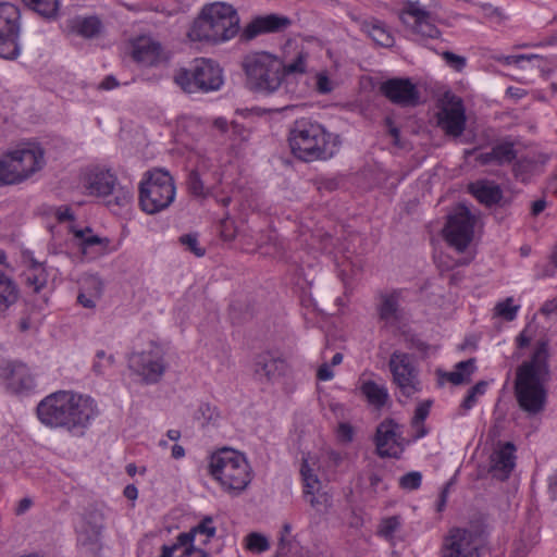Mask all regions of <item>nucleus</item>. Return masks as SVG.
<instances>
[{
    "label": "nucleus",
    "instance_id": "nucleus-1",
    "mask_svg": "<svg viewBox=\"0 0 557 557\" xmlns=\"http://www.w3.org/2000/svg\"><path fill=\"white\" fill-rule=\"evenodd\" d=\"M38 420L52 429H64L74 435H83L98 416L94 398L73 391H58L39 401Z\"/></svg>",
    "mask_w": 557,
    "mask_h": 557
},
{
    "label": "nucleus",
    "instance_id": "nucleus-2",
    "mask_svg": "<svg viewBox=\"0 0 557 557\" xmlns=\"http://www.w3.org/2000/svg\"><path fill=\"white\" fill-rule=\"evenodd\" d=\"M547 341H537L529 357L518 366L515 379V395L519 407L529 416L545 409L547 403L546 384L552 379Z\"/></svg>",
    "mask_w": 557,
    "mask_h": 557
},
{
    "label": "nucleus",
    "instance_id": "nucleus-3",
    "mask_svg": "<svg viewBox=\"0 0 557 557\" xmlns=\"http://www.w3.org/2000/svg\"><path fill=\"white\" fill-rule=\"evenodd\" d=\"M239 22L237 10L232 4L226 2L208 3L202 7L188 36L193 40L212 44L225 42L238 34Z\"/></svg>",
    "mask_w": 557,
    "mask_h": 557
},
{
    "label": "nucleus",
    "instance_id": "nucleus-4",
    "mask_svg": "<svg viewBox=\"0 0 557 557\" xmlns=\"http://www.w3.org/2000/svg\"><path fill=\"white\" fill-rule=\"evenodd\" d=\"M242 70L245 86L256 95L276 94L285 79L281 58L268 51L247 53L242 60Z\"/></svg>",
    "mask_w": 557,
    "mask_h": 557
},
{
    "label": "nucleus",
    "instance_id": "nucleus-5",
    "mask_svg": "<svg viewBox=\"0 0 557 557\" xmlns=\"http://www.w3.org/2000/svg\"><path fill=\"white\" fill-rule=\"evenodd\" d=\"M293 154L305 161L327 160L336 152L332 135L318 122L297 120L288 137Z\"/></svg>",
    "mask_w": 557,
    "mask_h": 557
},
{
    "label": "nucleus",
    "instance_id": "nucleus-6",
    "mask_svg": "<svg viewBox=\"0 0 557 557\" xmlns=\"http://www.w3.org/2000/svg\"><path fill=\"white\" fill-rule=\"evenodd\" d=\"M209 473L231 495L242 494L252 480V470L244 454L223 448L212 454Z\"/></svg>",
    "mask_w": 557,
    "mask_h": 557
},
{
    "label": "nucleus",
    "instance_id": "nucleus-7",
    "mask_svg": "<svg viewBox=\"0 0 557 557\" xmlns=\"http://www.w3.org/2000/svg\"><path fill=\"white\" fill-rule=\"evenodd\" d=\"M176 187L171 174L162 169L147 171L139 184V206L148 214L168 209L175 199Z\"/></svg>",
    "mask_w": 557,
    "mask_h": 557
},
{
    "label": "nucleus",
    "instance_id": "nucleus-8",
    "mask_svg": "<svg viewBox=\"0 0 557 557\" xmlns=\"http://www.w3.org/2000/svg\"><path fill=\"white\" fill-rule=\"evenodd\" d=\"M45 164V153L39 146L20 147L0 158V184H20Z\"/></svg>",
    "mask_w": 557,
    "mask_h": 557
},
{
    "label": "nucleus",
    "instance_id": "nucleus-9",
    "mask_svg": "<svg viewBox=\"0 0 557 557\" xmlns=\"http://www.w3.org/2000/svg\"><path fill=\"white\" fill-rule=\"evenodd\" d=\"M174 82L186 92H210L223 85L220 65L210 59H196L188 69H180Z\"/></svg>",
    "mask_w": 557,
    "mask_h": 557
},
{
    "label": "nucleus",
    "instance_id": "nucleus-10",
    "mask_svg": "<svg viewBox=\"0 0 557 557\" xmlns=\"http://www.w3.org/2000/svg\"><path fill=\"white\" fill-rule=\"evenodd\" d=\"M21 12L10 2H0V58L14 60L21 53Z\"/></svg>",
    "mask_w": 557,
    "mask_h": 557
},
{
    "label": "nucleus",
    "instance_id": "nucleus-11",
    "mask_svg": "<svg viewBox=\"0 0 557 557\" xmlns=\"http://www.w3.org/2000/svg\"><path fill=\"white\" fill-rule=\"evenodd\" d=\"M104 515L95 507L87 508L75 525L77 545L86 553L97 555L102 548Z\"/></svg>",
    "mask_w": 557,
    "mask_h": 557
},
{
    "label": "nucleus",
    "instance_id": "nucleus-12",
    "mask_svg": "<svg viewBox=\"0 0 557 557\" xmlns=\"http://www.w3.org/2000/svg\"><path fill=\"white\" fill-rule=\"evenodd\" d=\"M474 225V215L466 206L459 205L454 212L448 215L444 228L445 239L457 251L463 252L472 242Z\"/></svg>",
    "mask_w": 557,
    "mask_h": 557
},
{
    "label": "nucleus",
    "instance_id": "nucleus-13",
    "mask_svg": "<svg viewBox=\"0 0 557 557\" xmlns=\"http://www.w3.org/2000/svg\"><path fill=\"white\" fill-rule=\"evenodd\" d=\"M388 366L393 382L404 396L411 397L421 391L419 370L411 355L396 350L391 355Z\"/></svg>",
    "mask_w": 557,
    "mask_h": 557
},
{
    "label": "nucleus",
    "instance_id": "nucleus-14",
    "mask_svg": "<svg viewBox=\"0 0 557 557\" xmlns=\"http://www.w3.org/2000/svg\"><path fill=\"white\" fill-rule=\"evenodd\" d=\"M128 368L140 376L146 384H154L164 374L166 366L159 349H149L133 352L128 357Z\"/></svg>",
    "mask_w": 557,
    "mask_h": 557
},
{
    "label": "nucleus",
    "instance_id": "nucleus-15",
    "mask_svg": "<svg viewBox=\"0 0 557 557\" xmlns=\"http://www.w3.org/2000/svg\"><path fill=\"white\" fill-rule=\"evenodd\" d=\"M438 126L446 135L459 137L466 127V112L461 98L445 94L437 113Z\"/></svg>",
    "mask_w": 557,
    "mask_h": 557
},
{
    "label": "nucleus",
    "instance_id": "nucleus-16",
    "mask_svg": "<svg viewBox=\"0 0 557 557\" xmlns=\"http://www.w3.org/2000/svg\"><path fill=\"white\" fill-rule=\"evenodd\" d=\"M443 557H481L478 536L467 529L454 528L445 536Z\"/></svg>",
    "mask_w": 557,
    "mask_h": 557
},
{
    "label": "nucleus",
    "instance_id": "nucleus-17",
    "mask_svg": "<svg viewBox=\"0 0 557 557\" xmlns=\"http://www.w3.org/2000/svg\"><path fill=\"white\" fill-rule=\"evenodd\" d=\"M403 426L394 419L383 420L376 428L375 446L376 453L382 458L398 459L404 451L400 444Z\"/></svg>",
    "mask_w": 557,
    "mask_h": 557
},
{
    "label": "nucleus",
    "instance_id": "nucleus-18",
    "mask_svg": "<svg viewBox=\"0 0 557 557\" xmlns=\"http://www.w3.org/2000/svg\"><path fill=\"white\" fill-rule=\"evenodd\" d=\"M300 474L302 479L304 497L317 511L326 509L331 505V497L323 491L322 482L309 467L306 459L301 463Z\"/></svg>",
    "mask_w": 557,
    "mask_h": 557
},
{
    "label": "nucleus",
    "instance_id": "nucleus-19",
    "mask_svg": "<svg viewBox=\"0 0 557 557\" xmlns=\"http://www.w3.org/2000/svg\"><path fill=\"white\" fill-rule=\"evenodd\" d=\"M381 92L393 103L408 107L419 103V90L409 78H391L382 83Z\"/></svg>",
    "mask_w": 557,
    "mask_h": 557
},
{
    "label": "nucleus",
    "instance_id": "nucleus-20",
    "mask_svg": "<svg viewBox=\"0 0 557 557\" xmlns=\"http://www.w3.org/2000/svg\"><path fill=\"white\" fill-rule=\"evenodd\" d=\"M285 359L272 351H262L253 360V375L261 382H273L286 372Z\"/></svg>",
    "mask_w": 557,
    "mask_h": 557
},
{
    "label": "nucleus",
    "instance_id": "nucleus-21",
    "mask_svg": "<svg viewBox=\"0 0 557 557\" xmlns=\"http://www.w3.org/2000/svg\"><path fill=\"white\" fill-rule=\"evenodd\" d=\"M5 377L7 389L16 396H28L36 389V380L30 369L20 362H13L8 367Z\"/></svg>",
    "mask_w": 557,
    "mask_h": 557
},
{
    "label": "nucleus",
    "instance_id": "nucleus-22",
    "mask_svg": "<svg viewBox=\"0 0 557 557\" xmlns=\"http://www.w3.org/2000/svg\"><path fill=\"white\" fill-rule=\"evenodd\" d=\"M292 25L289 17L278 14H268L253 18L243 30L242 36L251 40L261 34L277 33Z\"/></svg>",
    "mask_w": 557,
    "mask_h": 557
},
{
    "label": "nucleus",
    "instance_id": "nucleus-23",
    "mask_svg": "<svg viewBox=\"0 0 557 557\" xmlns=\"http://www.w3.org/2000/svg\"><path fill=\"white\" fill-rule=\"evenodd\" d=\"M310 52L304 45L288 44L281 58L283 74L288 76L304 75L308 71Z\"/></svg>",
    "mask_w": 557,
    "mask_h": 557
},
{
    "label": "nucleus",
    "instance_id": "nucleus-24",
    "mask_svg": "<svg viewBox=\"0 0 557 557\" xmlns=\"http://www.w3.org/2000/svg\"><path fill=\"white\" fill-rule=\"evenodd\" d=\"M518 156L513 141L503 139L492 146L490 151L480 152L475 157V161L481 165H498L504 166L512 163Z\"/></svg>",
    "mask_w": 557,
    "mask_h": 557
},
{
    "label": "nucleus",
    "instance_id": "nucleus-25",
    "mask_svg": "<svg viewBox=\"0 0 557 557\" xmlns=\"http://www.w3.org/2000/svg\"><path fill=\"white\" fill-rule=\"evenodd\" d=\"M515 450V445L507 442L499 449L493 453L490 468V472L493 478L500 481H505L509 478L516 466Z\"/></svg>",
    "mask_w": 557,
    "mask_h": 557
},
{
    "label": "nucleus",
    "instance_id": "nucleus-26",
    "mask_svg": "<svg viewBox=\"0 0 557 557\" xmlns=\"http://www.w3.org/2000/svg\"><path fill=\"white\" fill-rule=\"evenodd\" d=\"M71 232L84 256L101 255L109 245L108 238L95 235L90 227L77 228L76 226H72Z\"/></svg>",
    "mask_w": 557,
    "mask_h": 557
},
{
    "label": "nucleus",
    "instance_id": "nucleus-27",
    "mask_svg": "<svg viewBox=\"0 0 557 557\" xmlns=\"http://www.w3.org/2000/svg\"><path fill=\"white\" fill-rule=\"evenodd\" d=\"M548 160L549 156L546 153H537L524 157L513 164V176L516 180L522 183H528L533 176L543 172V169Z\"/></svg>",
    "mask_w": 557,
    "mask_h": 557
},
{
    "label": "nucleus",
    "instance_id": "nucleus-28",
    "mask_svg": "<svg viewBox=\"0 0 557 557\" xmlns=\"http://www.w3.org/2000/svg\"><path fill=\"white\" fill-rule=\"evenodd\" d=\"M401 290L395 289L391 293L382 294L380 296V304L377 305V313L380 320L386 325H395L401 319L400 308Z\"/></svg>",
    "mask_w": 557,
    "mask_h": 557
},
{
    "label": "nucleus",
    "instance_id": "nucleus-29",
    "mask_svg": "<svg viewBox=\"0 0 557 557\" xmlns=\"http://www.w3.org/2000/svg\"><path fill=\"white\" fill-rule=\"evenodd\" d=\"M116 177L109 171H96L89 174L86 189L89 195L106 197L114 193Z\"/></svg>",
    "mask_w": 557,
    "mask_h": 557
},
{
    "label": "nucleus",
    "instance_id": "nucleus-30",
    "mask_svg": "<svg viewBox=\"0 0 557 557\" xmlns=\"http://www.w3.org/2000/svg\"><path fill=\"white\" fill-rule=\"evenodd\" d=\"M160 55L161 46L150 38H140L133 46V59L144 66L154 65L159 61Z\"/></svg>",
    "mask_w": 557,
    "mask_h": 557
},
{
    "label": "nucleus",
    "instance_id": "nucleus-31",
    "mask_svg": "<svg viewBox=\"0 0 557 557\" xmlns=\"http://www.w3.org/2000/svg\"><path fill=\"white\" fill-rule=\"evenodd\" d=\"M469 191L486 207H492L503 198V190L494 182L487 180L476 181L469 185Z\"/></svg>",
    "mask_w": 557,
    "mask_h": 557
},
{
    "label": "nucleus",
    "instance_id": "nucleus-32",
    "mask_svg": "<svg viewBox=\"0 0 557 557\" xmlns=\"http://www.w3.org/2000/svg\"><path fill=\"white\" fill-rule=\"evenodd\" d=\"M20 289L14 280L0 271V319L8 315L9 310L17 302Z\"/></svg>",
    "mask_w": 557,
    "mask_h": 557
},
{
    "label": "nucleus",
    "instance_id": "nucleus-33",
    "mask_svg": "<svg viewBox=\"0 0 557 557\" xmlns=\"http://www.w3.org/2000/svg\"><path fill=\"white\" fill-rule=\"evenodd\" d=\"M361 30L381 47L388 48L394 45V36L387 25L381 20L372 17L363 21Z\"/></svg>",
    "mask_w": 557,
    "mask_h": 557
},
{
    "label": "nucleus",
    "instance_id": "nucleus-34",
    "mask_svg": "<svg viewBox=\"0 0 557 557\" xmlns=\"http://www.w3.org/2000/svg\"><path fill=\"white\" fill-rule=\"evenodd\" d=\"M476 370L475 359L460 361L455 364L454 370L450 372H440V377L446 380L454 385L469 383L471 375Z\"/></svg>",
    "mask_w": 557,
    "mask_h": 557
},
{
    "label": "nucleus",
    "instance_id": "nucleus-35",
    "mask_svg": "<svg viewBox=\"0 0 557 557\" xmlns=\"http://www.w3.org/2000/svg\"><path fill=\"white\" fill-rule=\"evenodd\" d=\"M360 392L368 403L377 409L384 407L389 398L386 386L384 384H377L371 380L363 381L361 383Z\"/></svg>",
    "mask_w": 557,
    "mask_h": 557
},
{
    "label": "nucleus",
    "instance_id": "nucleus-36",
    "mask_svg": "<svg viewBox=\"0 0 557 557\" xmlns=\"http://www.w3.org/2000/svg\"><path fill=\"white\" fill-rule=\"evenodd\" d=\"M71 29L84 38L97 37L102 29V23L97 16H76L70 21Z\"/></svg>",
    "mask_w": 557,
    "mask_h": 557
},
{
    "label": "nucleus",
    "instance_id": "nucleus-37",
    "mask_svg": "<svg viewBox=\"0 0 557 557\" xmlns=\"http://www.w3.org/2000/svg\"><path fill=\"white\" fill-rule=\"evenodd\" d=\"M195 546L191 545V535L178 534L175 543L163 545L160 557H186L193 554Z\"/></svg>",
    "mask_w": 557,
    "mask_h": 557
},
{
    "label": "nucleus",
    "instance_id": "nucleus-38",
    "mask_svg": "<svg viewBox=\"0 0 557 557\" xmlns=\"http://www.w3.org/2000/svg\"><path fill=\"white\" fill-rule=\"evenodd\" d=\"M24 4L46 20H53L59 14V0H22Z\"/></svg>",
    "mask_w": 557,
    "mask_h": 557
},
{
    "label": "nucleus",
    "instance_id": "nucleus-39",
    "mask_svg": "<svg viewBox=\"0 0 557 557\" xmlns=\"http://www.w3.org/2000/svg\"><path fill=\"white\" fill-rule=\"evenodd\" d=\"M487 386L488 383L486 381H479L468 391L466 397L459 406V413L461 416L466 414L467 411L476 405L478 398L486 393Z\"/></svg>",
    "mask_w": 557,
    "mask_h": 557
},
{
    "label": "nucleus",
    "instance_id": "nucleus-40",
    "mask_svg": "<svg viewBox=\"0 0 557 557\" xmlns=\"http://www.w3.org/2000/svg\"><path fill=\"white\" fill-rule=\"evenodd\" d=\"M88 286L92 289L90 295H86L85 293H79L77 296V301L84 307L88 309H92L96 307V299H99L102 294V282L98 277H91L87 281Z\"/></svg>",
    "mask_w": 557,
    "mask_h": 557
},
{
    "label": "nucleus",
    "instance_id": "nucleus-41",
    "mask_svg": "<svg viewBox=\"0 0 557 557\" xmlns=\"http://www.w3.org/2000/svg\"><path fill=\"white\" fill-rule=\"evenodd\" d=\"M26 284L36 293L46 286L47 273L40 263L33 262L30 269L26 273Z\"/></svg>",
    "mask_w": 557,
    "mask_h": 557
},
{
    "label": "nucleus",
    "instance_id": "nucleus-42",
    "mask_svg": "<svg viewBox=\"0 0 557 557\" xmlns=\"http://www.w3.org/2000/svg\"><path fill=\"white\" fill-rule=\"evenodd\" d=\"M114 361L113 355L107 354L103 349L97 350L91 371L95 375L102 376L113 367Z\"/></svg>",
    "mask_w": 557,
    "mask_h": 557
},
{
    "label": "nucleus",
    "instance_id": "nucleus-43",
    "mask_svg": "<svg viewBox=\"0 0 557 557\" xmlns=\"http://www.w3.org/2000/svg\"><path fill=\"white\" fill-rule=\"evenodd\" d=\"M186 186L189 194L194 197L205 198L209 195V188L205 186L200 174L196 170H193L188 173Z\"/></svg>",
    "mask_w": 557,
    "mask_h": 557
},
{
    "label": "nucleus",
    "instance_id": "nucleus-44",
    "mask_svg": "<svg viewBox=\"0 0 557 557\" xmlns=\"http://www.w3.org/2000/svg\"><path fill=\"white\" fill-rule=\"evenodd\" d=\"M194 418L202 425L215 423L220 418V412L216 407L208 403H201L194 413Z\"/></svg>",
    "mask_w": 557,
    "mask_h": 557
},
{
    "label": "nucleus",
    "instance_id": "nucleus-45",
    "mask_svg": "<svg viewBox=\"0 0 557 557\" xmlns=\"http://www.w3.org/2000/svg\"><path fill=\"white\" fill-rule=\"evenodd\" d=\"M430 401L421 403L417 406L414 410V416L412 418V425L417 428V435L416 438H421L426 435V430L423 426V421L426 419V417L430 413Z\"/></svg>",
    "mask_w": 557,
    "mask_h": 557
},
{
    "label": "nucleus",
    "instance_id": "nucleus-46",
    "mask_svg": "<svg viewBox=\"0 0 557 557\" xmlns=\"http://www.w3.org/2000/svg\"><path fill=\"white\" fill-rule=\"evenodd\" d=\"M246 548L252 553H263L269 549L268 539L258 532H251L245 537Z\"/></svg>",
    "mask_w": 557,
    "mask_h": 557
},
{
    "label": "nucleus",
    "instance_id": "nucleus-47",
    "mask_svg": "<svg viewBox=\"0 0 557 557\" xmlns=\"http://www.w3.org/2000/svg\"><path fill=\"white\" fill-rule=\"evenodd\" d=\"M183 534L191 535V544L195 541L196 535H205L207 539H211L215 535V527L213 525V520L211 517L203 518L199 524L193 528L189 532H184Z\"/></svg>",
    "mask_w": 557,
    "mask_h": 557
},
{
    "label": "nucleus",
    "instance_id": "nucleus-48",
    "mask_svg": "<svg viewBox=\"0 0 557 557\" xmlns=\"http://www.w3.org/2000/svg\"><path fill=\"white\" fill-rule=\"evenodd\" d=\"M401 521L398 516H392L381 521L379 534L385 539H392L395 532L400 528Z\"/></svg>",
    "mask_w": 557,
    "mask_h": 557
},
{
    "label": "nucleus",
    "instance_id": "nucleus-49",
    "mask_svg": "<svg viewBox=\"0 0 557 557\" xmlns=\"http://www.w3.org/2000/svg\"><path fill=\"white\" fill-rule=\"evenodd\" d=\"M519 306H515L512 304V298H507L495 306L496 314L507 321H512L516 318Z\"/></svg>",
    "mask_w": 557,
    "mask_h": 557
},
{
    "label": "nucleus",
    "instance_id": "nucleus-50",
    "mask_svg": "<svg viewBox=\"0 0 557 557\" xmlns=\"http://www.w3.org/2000/svg\"><path fill=\"white\" fill-rule=\"evenodd\" d=\"M422 474L419 471H411L400 476L399 486L403 490L416 491L421 486Z\"/></svg>",
    "mask_w": 557,
    "mask_h": 557
},
{
    "label": "nucleus",
    "instance_id": "nucleus-51",
    "mask_svg": "<svg viewBox=\"0 0 557 557\" xmlns=\"http://www.w3.org/2000/svg\"><path fill=\"white\" fill-rule=\"evenodd\" d=\"M178 242L196 257H202L206 253L205 248L199 246L198 237L196 234H184L178 238Z\"/></svg>",
    "mask_w": 557,
    "mask_h": 557
},
{
    "label": "nucleus",
    "instance_id": "nucleus-52",
    "mask_svg": "<svg viewBox=\"0 0 557 557\" xmlns=\"http://www.w3.org/2000/svg\"><path fill=\"white\" fill-rule=\"evenodd\" d=\"M442 57L446 63L457 72H461L467 64L466 58L455 54L450 51L443 52Z\"/></svg>",
    "mask_w": 557,
    "mask_h": 557
},
{
    "label": "nucleus",
    "instance_id": "nucleus-53",
    "mask_svg": "<svg viewBox=\"0 0 557 557\" xmlns=\"http://www.w3.org/2000/svg\"><path fill=\"white\" fill-rule=\"evenodd\" d=\"M231 135L235 143L247 141L250 137V132L242 124L233 122L231 124Z\"/></svg>",
    "mask_w": 557,
    "mask_h": 557
},
{
    "label": "nucleus",
    "instance_id": "nucleus-54",
    "mask_svg": "<svg viewBox=\"0 0 557 557\" xmlns=\"http://www.w3.org/2000/svg\"><path fill=\"white\" fill-rule=\"evenodd\" d=\"M317 90L320 94H329L333 90V83L325 73L317 74Z\"/></svg>",
    "mask_w": 557,
    "mask_h": 557
},
{
    "label": "nucleus",
    "instance_id": "nucleus-55",
    "mask_svg": "<svg viewBox=\"0 0 557 557\" xmlns=\"http://www.w3.org/2000/svg\"><path fill=\"white\" fill-rule=\"evenodd\" d=\"M221 237L224 240H233L235 238V231L232 226V223L226 219L221 223Z\"/></svg>",
    "mask_w": 557,
    "mask_h": 557
},
{
    "label": "nucleus",
    "instance_id": "nucleus-56",
    "mask_svg": "<svg viewBox=\"0 0 557 557\" xmlns=\"http://www.w3.org/2000/svg\"><path fill=\"white\" fill-rule=\"evenodd\" d=\"M334 376V372L327 363H323L319 367L317 377L320 381H330Z\"/></svg>",
    "mask_w": 557,
    "mask_h": 557
},
{
    "label": "nucleus",
    "instance_id": "nucleus-57",
    "mask_svg": "<svg viewBox=\"0 0 557 557\" xmlns=\"http://www.w3.org/2000/svg\"><path fill=\"white\" fill-rule=\"evenodd\" d=\"M338 436L345 441V442H350L352 440V428L350 424L348 423H341L338 425Z\"/></svg>",
    "mask_w": 557,
    "mask_h": 557
},
{
    "label": "nucleus",
    "instance_id": "nucleus-58",
    "mask_svg": "<svg viewBox=\"0 0 557 557\" xmlns=\"http://www.w3.org/2000/svg\"><path fill=\"white\" fill-rule=\"evenodd\" d=\"M132 200V194L128 190L120 191L114 196V205L119 207H124L128 205Z\"/></svg>",
    "mask_w": 557,
    "mask_h": 557
},
{
    "label": "nucleus",
    "instance_id": "nucleus-59",
    "mask_svg": "<svg viewBox=\"0 0 557 557\" xmlns=\"http://www.w3.org/2000/svg\"><path fill=\"white\" fill-rule=\"evenodd\" d=\"M119 86L117 79L113 75H108L104 77V79L100 83L99 88L104 90H111Z\"/></svg>",
    "mask_w": 557,
    "mask_h": 557
},
{
    "label": "nucleus",
    "instance_id": "nucleus-60",
    "mask_svg": "<svg viewBox=\"0 0 557 557\" xmlns=\"http://www.w3.org/2000/svg\"><path fill=\"white\" fill-rule=\"evenodd\" d=\"M541 311L544 313V314H553V313H557V296L549 300V301H546Z\"/></svg>",
    "mask_w": 557,
    "mask_h": 557
},
{
    "label": "nucleus",
    "instance_id": "nucleus-61",
    "mask_svg": "<svg viewBox=\"0 0 557 557\" xmlns=\"http://www.w3.org/2000/svg\"><path fill=\"white\" fill-rule=\"evenodd\" d=\"M531 337L527 335L525 331H522L516 338L517 347L524 348L530 345Z\"/></svg>",
    "mask_w": 557,
    "mask_h": 557
},
{
    "label": "nucleus",
    "instance_id": "nucleus-62",
    "mask_svg": "<svg viewBox=\"0 0 557 557\" xmlns=\"http://www.w3.org/2000/svg\"><path fill=\"white\" fill-rule=\"evenodd\" d=\"M546 207V201L543 199H539L532 203L531 212L533 215H539L541 212L544 211Z\"/></svg>",
    "mask_w": 557,
    "mask_h": 557
},
{
    "label": "nucleus",
    "instance_id": "nucleus-63",
    "mask_svg": "<svg viewBox=\"0 0 557 557\" xmlns=\"http://www.w3.org/2000/svg\"><path fill=\"white\" fill-rule=\"evenodd\" d=\"M57 216L60 222H64L72 220L73 213L69 208H61L58 210Z\"/></svg>",
    "mask_w": 557,
    "mask_h": 557
},
{
    "label": "nucleus",
    "instance_id": "nucleus-64",
    "mask_svg": "<svg viewBox=\"0 0 557 557\" xmlns=\"http://www.w3.org/2000/svg\"><path fill=\"white\" fill-rule=\"evenodd\" d=\"M30 506H32V500L29 498H22L18 502L17 508H16V513L17 515L24 513L25 511H27L30 508Z\"/></svg>",
    "mask_w": 557,
    "mask_h": 557
}]
</instances>
